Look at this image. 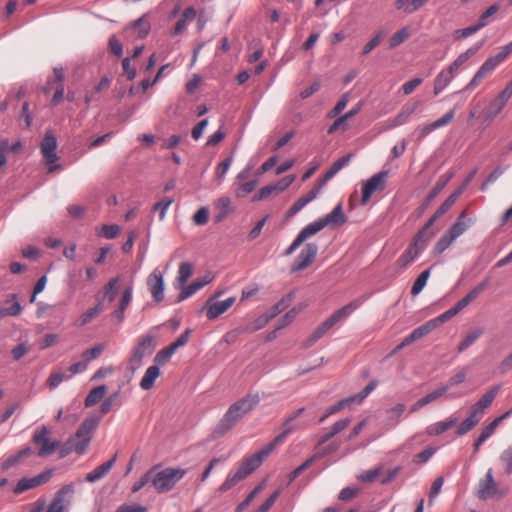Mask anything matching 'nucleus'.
<instances>
[{
	"mask_svg": "<svg viewBox=\"0 0 512 512\" xmlns=\"http://www.w3.org/2000/svg\"><path fill=\"white\" fill-rule=\"evenodd\" d=\"M147 285L154 301L161 302L164 299L165 283L163 274L158 269L148 276Z\"/></svg>",
	"mask_w": 512,
	"mask_h": 512,
	"instance_id": "obj_15",
	"label": "nucleus"
},
{
	"mask_svg": "<svg viewBox=\"0 0 512 512\" xmlns=\"http://www.w3.org/2000/svg\"><path fill=\"white\" fill-rule=\"evenodd\" d=\"M103 350H104V345L99 344V345L92 347L91 349L85 350L83 352L82 356L86 362H89L93 359L98 358L102 354Z\"/></svg>",
	"mask_w": 512,
	"mask_h": 512,
	"instance_id": "obj_62",
	"label": "nucleus"
},
{
	"mask_svg": "<svg viewBox=\"0 0 512 512\" xmlns=\"http://www.w3.org/2000/svg\"><path fill=\"white\" fill-rule=\"evenodd\" d=\"M347 218L343 212L342 205L338 204L334 209L325 217L319 218L308 224V227L316 235L328 225H342L346 222Z\"/></svg>",
	"mask_w": 512,
	"mask_h": 512,
	"instance_id": "obj_8",
	"label": "nucleus"
},
{
	"mask_svg": "<svg viewBox=\"0 0 512 512\" xmlns=\"http://www.w3.org/2000/svg\"><path fill=\"white\" fill-rule=\"evenodd\" d=\"M52 476V470H46L32 478H22L14 488L15 494H20L26 490L38 487L46 483Z\"/></svg>",
	"mask_w": 512,
	"mask_h": 512,
	"instance_id": "obj_16",
	"label": "nucleus"
},
{
	"mask_svg": "<svg viewBox=\"0 0 512 512\" xmlns=\"http://www.w3.org/2000/svg\"><path fill=\"white\" fill-rule=\"evenodd\" d=\"M314 234L306 225L295 237L293 242L289 245V247L284 251L285 256L292 255L306 240L313 237Z\"/></svg>",
	"mask_w": 512,
	"mask_h": 512,
	"instance_id": "obj_26",
	"label": "nucleus"
},
{
	"mask_svg": "<svg viewBox=\"0 0 512 512\" xmlns=\"http://www.w3.org/2000/svg\"><path fill=\"white\" fill-rule=\"evenodd\" d=\"M261 459L255 454L245 458L235 471H230L225 481L219 486V492L224 493L246 479L261 466Z\"/></svg>",
	"mask_w": 512,
	"mask_h": 512,
	"instance_id": "obj_3",
	"label": "nucleus"
},
{
	"mask_svg": "<svg viewBox=\"0 0 512 512\" xmlns=\"http://www.w3.org/2000/svg\"><path fill=\"white\" fill-rule=\"evenodd\" d=\"M453 177V173L442 177L435 185V187L429 192L428 201H431L436 195L447 185V183Z\"/></svg>",
	"mask_w": 512,
	"mask_h": 512,
	"instance_id": "obj_58",
	"label": "nucleus"
},
{
	"mask_svg": "<svg viewBox=\"0 0 512 512\" xmlns=\"http://www.w3.org/2000/svg\"><path fill=\"white\" fill-rule=\"evenodd\" d=\"M70 376L63 372L52 373L48 378V386L50 389L57 388L64 380H68Z\"/></svg>",
	"mask_w": 512,
	"mask_h": 512,
	"instance_id": "obj_57",
	"label": "nucleus"
},
{
	"mask_svg": "<svg viewBox=\"0 0 512 512\" xmlns=\"http://www.w3.org/2000/svg\"><path fill=\"white\" fill-rule=\"evenodd\" d=\"M33 442L39 446L37 454L40 457L51 455L60 445L59 441H52L49 438V430L46 426L37 428L33 434Z\"/></svg>",
	"mask_w": 512,
	"mask_h": 512,
	"instance_id": "obj_9",
	"label": "nucleus"
},
{
	"mask_svg": "<svg viewBox=\"0 0 512 512\" xmlns=\"http://www.w3.org/2000/svg\"><path fill=\"white\" fill-rule=\"evenodd\" d=\"M429 277H430V269H426L417 277V279L415 280V282L413 283V286L411 288V294L413 296H417L418 294H420L422 292V290L424 289V287L427 284Z\"/></svg>",
	"mask_w": 512,
	"mask_h": 512,
	"instance_id": "obj_42",
	"label": "nucleus"
},
{
	"mask_svg": "<svg viewBox=\"0 0 512 512\" xmlns=\"http://www.w3.org/2000/svg\"><path fill=\"white\" fill-rule=\"evenodd\" d=\"M235 297H229L223 301H213L210 298L205 305L206 316L208 319L213 320L225 313L235 302Z\"/></svg>",
	"mask_w": 512,
	"mask_h": 512,
	"instance_id": "obj_18",
	"label": "nucleus"
},
{
	"mask_svg": "<svg viewBox=\"0 0 512 512\" xmlns=\"http://www.w3.org/2000/svg\"><path fill=\"white\" fill-rule=\"evenodd\" d=\"M488 284V280H485L481 283H479L477 286H475L465 297L460 299L455 306L461 311L466 306L469 305L471 301H473L480 293L484 291Z\"/></svg>",
	"mask_w": 512,
	"mask_h": 512,
	"instance_id": "obj_33",
	"label": "nucleus"
},
{
	"mask_svg": "<svg viewBox=\"0 0 512 512\" xmlns=\"http://www.w3.org/2000/svg\"><path fill=\"white\" fill-rule=\"evenodd\" d=\"M127 29L135 30L137 33V37L139 39H143L148 35L150 25L144 17H140L134 22H132L131 25L127 27Z\"/></svg>",
	"mask_w": 512,
	"mask_h": 512,
	"instance_id": "obj_39",
	"label": "nucleus"
},
{
	"mask_svg": "<svg viewBox=\"0 0 512 512\" xmlns=\"http://www.w3.org/2000/svg\"><path fill=\"white\" fill-rule=\"evenodd\" d=\"M120 228L116 224L103 225L100 235L106 239H114L119 234Z\"/></svg>",
	"mask_w": 512,
	"mask_h": 512,
	"instance_id": "obj_64",
	"label": "nucleus"
},
{
	"mask_svg": "<svg viewBox=\"0 0 512 512\" xmlns=\"http://www.w3.org/2000/svg\"><path fill=\"white\" fill-rule=\"evenodd\" d=\"M115 459H116V456H114L109 461L103 463L102 465L96 467L94 470H92L91 472H89L86 475L85 479L88 482H91V483L96 482V481L102 479L110 471V469L114 465Z\"/></svg>",
	"mask_w": 512,
	"mask_h": 512,
	"instance_id": "obj_31",
	"label": "nucleus"
},
{
	"mask_svg": "<svg viewBox=\"0 0 512 512\" xmlns=\"http://www.w3.org/2000/svg\"><path fill=\"white\" fill-rule=\"evenodd\" d=\"M174 353L175 351L170 346H168L156 353L153 362L160 368L161 365H164L171 359Z\"/></svg>",
	"mask_w": 512,
	"mask_h": 512,
	"instance_id": "obj_51",
	"label": "nucleus"
},
{
	"mask_svg": "<svg viewBox=\"0 0 512 512\" xmlns=\"http://www.w3.org/2000/svg\"><path fill=\"white\" fill-rule=\"evenodd\" d=\"M507 102L499 96L491 99L482 111V117L485 123L490 124L504 109Z\"/></svg>",
	"mask_w": 512,
	"mask_h": 512,
	"instance_id": "obj_19",
	"label": "nucleus"
},
{
	"mask_svg": "<svg viewBox=\"0 0 512 512\" xmlns=\"http://www.w3.org/2000/svg\"><path fill=\"white\" fill-rule=\"evenodd\" d=\"M318 249L316 243H306L292 264L291 271L298 272L306 269L315 260Z\"/></svg>",
	"mask_w": 512,
	"mask_h": 512,
	"instance_id": "obj_10",
	"label": "nucleus"
},
{
	"mask_svg": "<svg viewBox=\"0 0 512 512\" xmlns=\"http://www.w3.org/2000/svg\"><path fill=\"white\" fill-rule=\"evenodd\" d=\"M410 36V30L408 27H403L395 34H393L389 40V46L391 48L397 47L402 44Z\"/></svg>",
	"mask_w": 512,
	"mask_h": 512,
	"instance_id": "obj_53",
	"label": "nucleus"
},
{
	"mask_svg": "<svg viewBox=\"0 0 512 512\" xmlns=\"http://www.w3.org/2000/svg\"><path fill=\"white\" fill-rule=\"evenodd\" d=\"M317 458H318V455H313L309 459H307L305 462H303L300 466H298L296 469H294L289 474V482H293L304 470L309 468Z\"/></svg>",
	"mask_w": 512,
	"mask_h": 512,
	"instance_id": "obj_55",
	"label": "nucleus"
},
{
	"mask_svg": "<svg viewBox=\"0 0 512 512\" xmlns=\"http://www.w3.org/2000/svg\"><path fill=\"white\" fill-rule=\"evenodd\" d=\"M172 203L173 199L165 198L154 204L153 211H159V219L161 221L165 219L166 213Z\"/></svg>",
	"mask_w": 512,
	"mask_h": 512,
	"instance_id": "obj_54",
	"label": "nucleus"
},
{
	"mask_svg": "<svg viewBox=\"0 0 512 512\" xmlns=\"http://www.w3.org/2000/svg\"><path fill=\"white\" fill-rule=\"evenodd\" d=\"M295 180L294 175H288L280 179L275 184L266 185L263 187V190L268 191L266 195L269 197L272 194H279L285 191Z\"/></svg>",
	"mask_w": 512,
	"mask_h": 512,
	"instance_id": "obj_28",
	"label": "nucleus"
},
{
	"mask_svg": "<svg viewBox=\"0 0 512 512\" xmlns=\"http://www.w3.org/2000/svg\"><path fill=\"white\" fill-rule=\"evenodd\" d=\"M454 116H455V111L451 110L432 123L418 126L414 130L413 136L417 140L421 141L422 139L427 137L433 131H435L439 128H442L444 126H447L453 120Z\"/></svg>",
	"mask_w": 512,
	"mask_h": 512,
	"instance_id": "obj_12",
	"label": "nucleus"
},
{
	"mask_svg": "<svg viewBox=\"0 0 512 512\" xmlns=\"http://www.w3.org/2000/svg\"><path fill=\"white\" fill-rule=\"evenodd\" d=\"M292 433L291 428H283V431L276 436L269 444H267L265 447L260 449L255 455L261 459V462L270 455V453L275 449V447L281 443H283L287 436Z\"/></svg>",
	"mask_w": 512,
	"mask_h": 512,
	"instance_id": "obj_22",
	"label": "nucleus"
},
{
	"mask_svg": "<svg viewBox=\"0 0 512 512\" xmlns=\"http://www.w3.org/2000/svg\"><path fill=\"white\" fill-rule=\"evenodd\" d=\"M259 402L260 396L258 393H249L245 397L233 403L214 428L212 432L213 437L218 438L223 436L237 423L238 420L257 406Z\"/></svg>",
	"mask_w": 512,
	"mask_h": 512,
	"instance_id": "obj_1",
	"label": "nucleus"
},
{
	"mask_svg": "<svg viewBox=\"0 0 512 512\" xmlns=\"http://www.w3.org/2000/svg\"><path fill=\"white\" fill-rule=\"evenodd\" d=\"M457 421H458L457 417L450 416L445 421L436 422V423H433V424L427 426L426 433L429 436L440 435V434L444 433L445 431H447L449 428H451L453 425H455L457 423Z\"/></svg>",
	"mask_w": 512,
	"mask_h": 512,
	"instance_id": "obj_25",
	"label": "nucleus"
},
{
	"mask_svg": "<svg viewBox=\"0 0 512 512\" xmlns=\"http://www.w3.org/2000/svg\"><path fill=\"white\" fill-rule=\"evenodd\" d=\"M74 492L72 484L62 486L55 494L46 512H67L70 504L69 498Z\"/></svg>",
	"mask_w": 512,
	"mask_h": 512,
	"instance_id": "obj_11",
	"label": "nucleus"
},
{
	"mask_svg": "<svg viewBox=\"0 0 512 512\" xmlns=\"http://www.w3.org/2000/svg\"><path fill=\"white\" fill-rule=\"evenodd\" d=\"M103 311V306L101 302H98L93 307L88 309L86 312L80 315L78 324L80 326L87 325L90 323L95 317H97Z\"/></svg>",
	"mask_w": 512,
	"mask_h": 512,
	"instance_id": "obj_38",
	"label": "nucleus"
},
{
	"mask_svg": "<svg viewBox=\"0 0 512 512\" xmlns=\"http://www.w3.org/2000/svg\"><path fill=\"white\" fill-rule=\"evenodd\" d=\"M257 184L258 180L256 179L241 184L236 192L237 197H244L250 194L251 192H253Z\"/></svg>",
	"mask_w": 512,
	"mask_h": 512,
	"instance_id": "obj_63",
	"label": "nucleus"
},
{
	"mask_svg": "<svg viewBox=\"0 0 512 512\" xmlns=\"http://www.w3.org/2000/svg\"><path fill=\"white\" fill-rule=\"evenodd\" d=\"M270 320L267 318L266 314L260 315L251 323H247L244 326L240 327L239 330L245 333H253L255 331L263 328Z\"/></svg>",
	"mask_w": 512,
	"mask_h": 512,
	"instance_id": "obj_40",
	"label": "nucleus"
},
{
	"mask_svg": "<svg viewBox=\"0 0 512 512\" xmlns=\"http://www.w3.org/2000/svg\"><path fill=\"white\" fill-rule=\"evenodd\" d=\"M160 375V368L153 364L151 366H149L141 381H140V387L143 389V390H149L151 389L153 386H154V383H155V380L159 377Z\"/></svg>",
	"mask_w": 512,
	"mask_h": 512,
	"instance_id": "obj_29",
	"label": "nucleus"
},
{
	"mask_svg": "<svg viewBox=\"0 0 512 512\" xmlns=\"http://www.w3.org/2000/svg\"><path fill=\"white\" fill-rule=\"evenodd\" d=\"M120 279L118 277L112 278L108 281V283L104 286V294L109 302L114 301L118 289H119Z\"/></svg>",
	"mask_w": 512,
	"mask_h": 512,
	"instance_id": "obj_47",
	"label": "nucleus"
},
{
	"mask_svg": "<svg viewBox=\"0 0 512 512\" xmlns=\"http://www.w3.org/2000/svg\"><path fill=\"white\" fill-rule=\"evenodd\" d=\"M100 418L92 416L86 418L78 428L74 437L70 438L61 449V456H66L69 452L75 451L79 455L86 452L93 432L97 429Z\"/></svg>",
	"mask_w": 512,
	"mask_h": 512,
	"instance_id": "obj_2",
	"label": "nucleus"
},
{
	"mask_svg": "<svg viewBox=\"0 0 512 512\" xmlns=\"http://www.w3.org/2000/svg\"><path fill=\"white\" fill-rule=\"evenodd\" d=\"M350 405H352V403H351V401L349 400L348 397L340 400L339 402H337L336 404L332 405L331 407H329L325 411V413L319 419V422L320 423L324 422L331 415L339 412L340 410L344 409L346 406H350Z\"/></svg>",
	"mask_w": 512,
	"mask_h": 512,
	"instance_id": "obj_46",
	"label": "nucleus"
},
{
	"mask_svg": "<svg viewBox=\"0 0 512 512\" xmlns=\"http://www.w3.org/2000/svg\"><path fill=\"white\" fill-rule=\"evenodd\" d=\"M33 453V450L31 447H25L24 449L20 450L17 454L10 456L3 462V468L9 469L13 465H15L20 459L27 457Z\"/></svg>",
	"mask_w": 512,
	"mask_h": 512,
	"instance_id": "obj_48",
	"label": "nucleus"
},
{
	"mask_svg": "<svg viewBox=\"0 0 512 512\" xmlns=\"http://www.w3.org/2000/svg\"><path fill=\"white\" fill-rule=\"evenodd\" d=\"M436 326L437 320H430L414 329L410 334L413 336L415 340H418L423 336L429 334Z\"/></svg>",
	"mask_w": 512,
	"mask_h": 512,
	"instance_id": "obj_45",
	"label": "nucleus"
},
{
	"mask_svg": "<svg viewBox=\"0 0 512 512\" xmlns=\"http://www.w3.org/2000/svg\"><path fill=\"white\" fill-rule=\"evenodd\" d=\"M455 76L447 69L441 70L434 80V94H440Z\"/></svg>",
	"mask_w": 512,
	"mask_h": 512,
	"instance_id": "obj_32",
	"label": "nucleus"
},
{
	"mask_svg": "<svg viewBox=\"0 0 512 512\" xmlns=\"http://www.w3.org/2000/svg\"><path fill=\"white\" fill-rule=\"evenodd\" d=\"M499 10V5L498 4H493L491 5L486 11H484L479 20H478V25L481 27V28H484L486 25H488L489 21V17H491L493 14H495L497 11Z\"/></svg>",
	"mask_w": 512,
	"mask_h": 512,
	"instance_id": "obj_61",
	"label": "nucleus"
},
{
	"mask_svg": "<svg viewBox=\"0 0 512 512\" xmlns=\"http://www.w3.org/2000/svg\"><path fill=\"white\" fill-rule=\"evenodd\" d=\"M105 393H106L105 385H100V386L93 388L92 390H90V392L88 393V395L85 398V406L86 407L94 406L96 403H98L104 397Z\"/></svg>",
	"mask_w": 512,
	"mask_h": 512,
	"instance_id": "obj_37",
	"label": "nucleus"
},
{
	"mask_svg": "<svg viewBox=\"0 0 512 512\" xmlns=\"http://www.w3.org/2000/svg\"><path fill=\"white\" fill-rule=\"evenodd\" d=\"M406 410V406L403 403H398L394 407L386 410V421L390 428L396 427L401 420L402 415Z\"/></svg>",
	"mask_w": 512,
	"mask_h": 512,
	"instance_id": "obj_30",
	"label": "nucleus"
},
{
	"mask_svg": "<svg viewBox=\"0 0 512 512\" xmlns=\"http://www.w3.org/2000/svg\"><path fill=\"white\" fill-rule=\"evenodd\" d=\"M498 492L493 471L489 468L485 474V477L478 483L477 497L481 500H486Z\"/></svg>",
	"mask_w": 512,
	"mask_h": 512,
	"instance_id": "obj_17",
	"label": "nucleus"
},
{
	"mask_svg": "<svg viewBox=\"0 0 512 512\" xmlns=\"http://www.w3.org/2000/svg\"><path fill=\"white\" fill-rule=\"evenodd\" d=\"M482 47V42L477 43L467 49L465 52L461 53L450 65L446 68L450 71L454 76L456 75L457 70L466 63L472 56H474L479 49Z\"/></svg>",
	"mask_w": 512,
	"mask_h": 512,
	"instance_id": "obj_23",
	"label": "nucleus"
},
{
	"mask_svg": "<svg viewBox=\"0 0 512 512\" xmlns=\"http://www.w3.org/2000/svg\"><path fill=\"white\" fill-rule=\"evenodd\" d=\"M389 175V171L382 169L378 173L374 174L367 181L363 182L362 185V197L361 204L365 205L369 202L371 196L375 192H380L385 189L386 181Z\"/></svg>",
	"mask_w": 512,
	"mask_h": 512,
	"instance_id": "obj_6",
	"label": "nucleus"
},
{
	"mask_svg": "<svg viewBox=\"0 0 512 512\" xmlns=\"http://www.w3.org/2000/svg\"><path fill=\"white\" fill-rule=\"evenodd\" d=\"M186 474L182 468H166L155 472L153 470L152 485L159 493L170 491Z\"/></svg>",
	"mask_w": 512,
	"mask_h": 512,
	"instance_id": "obj_4",
	"label": "nucleus"
},
{
	"mask_svg": "<svg viewBox=\"0 0 512 512\" xmlns=\"http://www.w3.org/2000/svg\"><path fill=\"white\" fill-rule=\"evenodd\" d=\"M499 460L504 467L505 474L510 475L512 473V444L502 451Z\"/></svg>",
	"mask_w": 512,
	"mask_h": 512,
	"instance_id": "obj_49",
	"label": "nucleus"
},
{
	"mask_svg": "<svg viewBox=\"0 0 512 512\" xmlns=\"http://www.w3.org/2000/svg\"><path fill=\"white\" fill-rule=\"evenodd\" d=\"M363 303V300L357 299L349 304L343 306L341 309L334 312L328 319H326L321 326L326 330H330L337 322L347 319L352 312L358 309Z\"/></svg>",
	"mask_w": 512,
	"mask_h": 512,
	"instance_id": "obj_14",
	"label": "nucleus"
},
{
	"mask_svg": "<svg viewBox=\"0 0 512 512\" xmlns=\"http://www.w3.org/2000/svg\"><path fill=\"white\" fill-rule=\"evenodd\" d=\"M493 70L491 67L488 66L486 62H484L480 68L477 70L471 81L466 85L465 90L471 91L475 87H477L481 81L490 73H492Z\"/></svg>",
	"mask_w": 512,
	"mask_h": 512,
	"instance_id": "obj_34",
	"label": "nucleus"
},
{
	"mask_svg": "<svg viewBox=\"0 0 512 512\" xmlns=\"http://www.w3.org/2000/svg\"><path fill=\"white\" fill-rule=\"evenodd\" d=\"M499 391L500 385L492 387L474 405H472L470 410H472L474 414H477L479 417H482L485 410L490 407Z\"/></svg>",
	"mask_w": 512,
	"mask_h": 512,
	"instance_id": "obj_20",
	"label": "nucleus"
},
{
	"mask_svg": "<svg viewBox=\"0 0 512 512\" xmlns=\"http://www.w3.org/2000/svg\"><path fill=\"white\" fill-rule=\"evenodd\" d=\"M470 224L471 220L466 218V212L463 211L448 230V234L452 237V240H456L469 228Z\"/></svg>",
	"mask_w": 512,
	"mask_h": 512,
	"instance_id": "obj_24",
	"label": "nucleus"
},
{
	"mask_svg": "<svg viewBox=\"0 0 512 512\" xmlns=\"http://www.w3.org/2000/svg\"><path fill=\"white\" fill-rule=\"evenodd\" d=\"M57 138L52 131H46L40 143V151L46 164H53L58 161L56 152Z\"/></svg>",
	"mask_w": 512,
	"mask_h": 512,
	"instance_id": "obj_13",
	"label": "nucleus"
},
{
	"mask_svg": "<svg viewBox=\"0 0 512 512\" xmlns=\"http://www.w3.org/2000/svg\"><path fill=\"white\" fill-rule=\"evenodd\" d=\"M437 452L436 447H428L420 453L413 456V463L416 465H423L427 463L430 458Z\"/></svg>",
	"mask_w": 512,
	"mask_h": 512,
	"instance_id": "obj_52",
	"label": "nucleus"
},
{
	"mask_svg": "<svg viewBox=\"0 0 512 512\" xmlns=\"http://www.w3.org/2000/svg\"><path fill=\"white\" fill-rule=\"evenodd\" d=\"M481 417L470 410V415L459 425L456 434L461 436L472 430L480 421Z\"/></svg>",
	"mask_w": 512,
	"mask_h": 512,
	"instance_id": "obj_36",
	"label": "nucleus"
},
{
	"mask_svg": "<svg viewBox=\"0 0 512 512\" xmlns=\"http://www.w3.org/2000/svg\"><path fill=\"white\" fill-rule=\"evenodd\" d=\"M193 267L188 262H182L179 266L177 281L180 287L186 285L188 279L191 277Z\"/></svg>",
	"mask_w": 512,
	"mask_h": 512,
	"instance_id": "obj_43",
	"label": "nucleus"
},
{
	"mask_svg": "<svg viewBox=\"0 0 512 512\" xmlns=\"http://www.w3.org/2000/svg\"><path fill=\"white\" fill-rule=\"evenodd\" d=\"M293 298V293H288L286 296H284L280 301H278L274 306H272L269 311L265 313L267 318L271 320L274 317H276L280 312L287 309L290 303L292 302Z\"/></svg>",
	"mask_w": 512,
	"mask_h": 512,
	"instance_id": "obj_35",
	"label": "nucleus"
},
{
	"mask_svg": "<svg viewBox=\"0 0 512 512\" xmlns=\"http://www.w3.org/2000/svg\"><path fill=\"white\" fill-rule=\"evenodd\" d=\"M262 490V485H258L255 487L246 497L244 501H242L235 509V512H243L254 500L256 495Z\"/></svg>",
	"mask_w": 512,
	"mask_h": 512,
	"instance_id": "obj_56",
	"label": "nucleus"
},
{
	"mask_svg": "<svg viewBox=\"0 0 512 512\" xmlns=\"http://www.w3.org/2000/svg\"><path fill=\"white\" fill-rule=\"evenodd\" d=\"M426 245V241L423 239V231H419L407 250L398 258L397 265L402 269H406L420 256L425 250Z\"/></svg>",
	"mask_w": 512,
	"mask_h": 512,
	"instance_id": "obj_7",
	"label": "nucleus"
},
{
	"mask_svg": "<svg viewBox=\"0 0 512 512\" xmlns=\"http://www.w3.org/2000/svg\"><path fill=\"white\" fill-rule=\"evenodd\" d=\"M213 280V276L211 273H207L203 277L196 279L187 287H185L181 293L178 295L177 302H182L191 296H193L197 291L202 289L204 286L209 284Z\"/></svg>",
	"mask_w": 512,
	"mask_h": 512,
	"instance_id": "obj_21",
	"label": "nucleus"
},
{
	"mask_svg": "<svg viewBox=\"0 0 512 512\" xmlns=\"http://www.w3.org/2000/svg\"><path fill=\"white\" fill-rule=\"evenodd\" d=\"M377 384L376 380L370 381L360 393L349 396V400L352 404H360L377 387Z\"/></svg>",
	"mask_w": 512,
	"mask_h": 512,
	"instance_id": "obj_44",
	"label": "nucleus"
},
{
	"mask_svg": "<svg viewBox=\"0 0 512 512\" xmlns=\"http://www.w3.org/2000/svg\"><path fill=\"white\" fill-rule=\"evenodd\" d=\"M209 220V209L207 207H201L193 216V222L198 226L207 224Z\"/></svg>",
	"mask_w": 512,
	"mask_h": 512,
	"instance_id": "obj_59",
	"label": "nucleus"
},
{
	"mask_svg": "<svg viewBox=\"0 0 512 512\" xmlns=\"http://www.w3.org/2000/svg\"><path fill=\"white\" fill-rule=\"evenodd\" d=\"M483 334L482 328H476L469 332L466 337L460 342L458 351L463 352L469 348L481 335Z\"/></svg>",
	"mask_w": 512,
	"mask_h": 512,
	"instance_id": "obj_41",
	"label": "nucleus"
},
{
	"mask_svg": "<svg viewBox=\"0 0 512 512\" xmlns=\"http://www.w3.org/2000/svg\"><path fill=\"white\" fill-rule=\"evenodd\" d=\"M381 471V467H376L374 469L362 472L357 476V478L362 482H373L380 475Z\"/></svg>",
	"mask_w": 512,
	"mask_h": 512,
	"instance_id": "obj_60",
	"label": "nucleus"
},
{
	"mask_svg": "<svg viewBox=\"0 0 512 512\" xmlns=\"http://www.w3.org/2000/svg\"><path fill=\"white\" fill-rule=\"evenodd\" d=\"M132 295V287H127L122 294L118 309L113 312V317L116 318L119 322L124 320L125 310L132 301Z\"/></svg>",
	"mask_w": 512,
	"mask_h": 512,
	"instance_id": "obj_27",
	"label": "nucleus"
},
{
	"mask_svg": "<svg viewBox=\"0 0 512 512\" xmlns=\"http://www.w3.org/2000/svg\"><path fill=\"white\" fill-rule=\"evenodd\" d=\"M495 430H496V428L491 423L482 429L481 434L479 435V437L477 438V440L474 442V445H473L475 453L478 452L481 445L490 436H492L494 434Z\"/></svg>",
	"mask_w": 512,
	"mask_h": 512,
	"instance_id": "obj_50",
	"label": "nucleus"
},
{
	"mask_svg": "<svg viewBox=\"0 0 512 512\" xmlns=\"http://www.w3.org/2000/svg\"><path fill=\"white\" fill-rule=\"evenodd\" d=\"M155 347L156 343L153 335L146 334L139 337L129 360L131 370H137L142 365L143 358L152 354Z\"/></svg>",
	"mask_w": 512,
	"mask_h": 512,
	"instance_id": "obj_5",
	"label": "nucleus"
}]
</instances>
